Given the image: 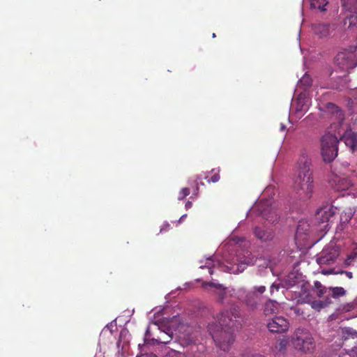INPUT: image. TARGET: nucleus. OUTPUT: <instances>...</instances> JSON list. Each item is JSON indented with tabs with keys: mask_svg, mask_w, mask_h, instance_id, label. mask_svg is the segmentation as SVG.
I'll use <instances>...</instances> for the list:
<instances>
[{
	"mask_svg": "<svg viewBox=\"0 0 357 357\" xmlns=\"http://www.w3.org/2000/svg\"><path fill=\"white\" fill-rule=\"evenodd\" d=\"M238 317L239 312L236 308L225 310L220 312L217 321L208 325L215 345L224 351H229L235 341L233 328Z\"/></svg>",
	"mask_w": 357,
	"mask_h": 357,
	"instance_id": "1",
	"label": "nucleus"
},
{
	"mask_svg": "<svg viewBox=\"0 0 357 357\" xmlns=\"http://www.w3.org/2000/svg\"><path fill=\"white\" fill-rule=\"evenodd\" d=\"M292 188L296 197L303 202L309 200L313 195L314 186L311 160L305 154H302L298 160Z\"/></svg>",
	"mask_w": 357,
	"mask_h": 357,
	"instance_id": "2",
	"label": "nucleus"
},
{
	"mask_svg": "<svg viewBox=\"0 0 357 357\" xmlns=\"http://www.w3.org/2000/svg\"><path fill=\"white\" fill-rule=\"evenodd\" d=\"M265 286L254 287L251 290L240 288L236 291L237 298L249 310H255L262 301V294L266 291Z\"/></svg>",
	"mask_w": 357,
	"mask_h": 357,
	"instance_id": "3",
	"label": "nucleus"
},
{
	"mask_svg": "<svg viewBox=\"0 0 357 357\" xmlns=\"http://www.w3.org/2000/svg\"><path fill=\"white\" fill-rule=\"evenodd\" d=\"M337 138L332 134H326L321 139V151L325 162H331L337 155Z\"/></svg>",
	"mask_w": 357,
	"mask_h": 357,
	"instance_id": "4",
	"label": "nucleus"
},
{
	"mask_svg": "<svg viewBox=\"0 0 357 357\" xmlns=\"http://www.w3.org/2000/svg\"><path fill=\"white\" fill-rule=\"evenodd\" d=\"M293 339L295 349L305 353L311 352L315 347L314 339L310 333L304 329H297Z\"/></svg>",
	"mask_w": 357,
	"mask_h": 357,
	"instance_id": "5",
	"label": "nucleus"
},
{
	"mask_svg": "<svg viewBox=\"0 0 357 357\" xmlns=\"http://www.w3.org/2000/svg\"><path fill=\"white\" fill-rule=\"evenodd\" d=\"M335 62L344 70H348L357 66V47L352 46L340 52L335 56Z\"/></svg>",
	"mask_w": 357,
	"mask_h": 357,
	"instance_id": "6",
	"label": "nucleus"
},
{
	"mask_svg": "<svg viewBox=\"0 0 357 357\" xmlns=\"http://www.w3.org/2000/svg\"><path fill=\"white\" fill-rule=\"evenodd\" d=\"M339 256V248L333 244L326 246L318 255L317 262L319 265H331Z\"/></svg>",
	"mask_w": 357,
	"mask_h": 357,
	"instance_id": "7",
	"label": "nucleus"
},
{
	"mask_svg": "<svg viewBox=\"0 0 357 357\" xmlns=\"http://www.w3.org/2000/svg\"><path fill=\"white\" fill-rule=\"evenodd\" d=\"M258 211L264 219L271 223H276L278 222L280 216L277 209L274 206L269 204L268 201L264 203H260L257 205Z\"/></svg>",
	"mask_w": 357,
	"mask_h": 357,
	"instance_id": "8",
	"label": "nucleus"
},
{
	"mask_svg": "<svg viewBox=\"0 0 357 357\" xmlns=\"http://www.w3.org/2000/svg\"><path fill=\"white\" fill-rule=\"evenodd\" d=\"M267 328L271 333H282L289 330V323L283 317H275L268 322Z\"/></svg>",
	"mask_w": 357,
	"mask_h": 357,
	"instance_id": "9",
	"label": "nucleus"
},
{
	"mask_svg": "<svg viewBox=\"0 0 357 357\" xmlns=\"http://www.w3.org/2000/svg\"><path fill=\"white\" fill-rule=\"evenodd\" d=\"M329 183L337 191L347 190L352 185L351 181L349 178L336 174L330 178Z\"/></svg>",
	"mask_w": 357,
	"mask_h": 357,
	"instance_id": "10",
	"label": "nucleus"
},
{
	"mask_svg": "<svg viewBox=\"0 0 357 357\" xmlns=\"http://www.w3.org/2000/svg\"><path fill=\"white\" fill-rule=\"evenodd\" d=\"M158 330L159 331V334L157 335L156 338H153V341L157 344H165L171 342L173 332L170 328L164 327V328H162L161 326H158Z\"/></svg>",
	"mask_w": 357,
	"mask_h": 357,
	"instance_id": "11",
	"label": "nucleus"
},
{
	"mask_svg": "<svg viewBox=\"0 0 357 357\" xmlns=\"http://www.w3.org/2000/svg\"><path fill=\"white\" fill-rule=\"evenodd\" d=\"M345 145L350 149L352 152L357 151V134L351 130H347L341 138Z\"/></svg>",
	"mask_w": 357,
	"mask_h": 357,
	"instance_id": "12",
	"label": "nucleus"
},
{
	"mask_svg": "<svg viewBox=\"0 0 357 357\" xmlns=\"http://www.w3.org/2000/svg\"><path fill=\"white\" fill-rule=\"evenodd\" d=\"M255 236L261 241H270L273 239L274 233L271 229H264V227H256L254 230Z\"/></svg>",
	"mask_w": 357,
	"mask_h": 357,
	"instance_id": "13",
	"label": "nucleus"
},
{
	"mask_svg": "<svg viewBox=\"0 0 357 357\" xmlns=\"http://www.w3.org/2000/svg\"><path fill=\"white\" fill-rule=\"evenodd\" d=\"M334 215L335 211L332 208L326 207L319 209L317 212L316 217L320 222L324 223L332 221V218H333Z\"/></svg>",
	"mask_w": 357,
	"mask_h": 357,
	"instance_id": "14",
	"label": "nucleus"
},
{
	"mask_svg": "<svg viewBox=\"0 0 357 357\" xmlns=\"http://www.w3.org/2000/svg\"><path fill=\"white\" fill-rule=\"evenodd\" d=\"M314 33L319 38L326 37L331 33L329 24H317L312 26Z\"/></svg>",
	"mask_w": 357,
	"mask_h": 357,
	"instance_id": "15",
	"label": "nucleus"
},
{
	"mask_svg": "<svg viewBox=\"0 0 357 357\" xmlns=\"http://www.w3.org/2000/svg\"><path fill=\"white\" fill-rule=\"evenodd\" d=\"M310 231V225L305 220H300L298 222L296 231V238H301L304 240L305 238L303 236H307Z\"/></svg>",
	"mask_w": 357,
	"mask_h": 357,
	"instance_id": "16",
	"label": "nucleus"
},
{
	"mask_svg": "<svg viewBox=\"0 0 357 357\" xmlns=\"http://www.w3.org/2000/svg\"><path fill=\"white\" fill-rule=\"evenodd\" d=\"M278 310V303L273 300H268L265 302L263 307V313L265 316H268L276 313Z\"/></svg>",
	"mask_w": 357,
	"mask_h": 357,
	"instance_id": "17",
	"label": "nucleus"
},
{
	"mask_svg": "<svg viewBox=\"0 0 357 357\" xmlns=\"http://www.w3.org/2000/svg\"><path fill=\"white\" fill-rule=\"evenodd\" d=\"M354 215V211L351 208H349L347 211H344L340 215V227L344 229L347 224L351 225L352 217Z\"/></svg>",
	"mask_w": 357,
	"mask_h": 357,
	"instance_id": "18",
	"label": "nucleus"
},
{
	"mask_svg": "<svg viewBox=\"0 0 357 357\" xmlns=\"http://www.w3.org/2000/svg\"><path fill=\"white\" fill-rule=\"evenodd\" d=\"M344 24H348L349 28L357 27V10H353L349 15L347 16Z\"/></svg>",
	"mask_w": 357,
	"mask_h": 357,
	"instance_id": "19",
	"label": "nucleus"
},
{
	"mask_svg": "<svg viewBox=\"0 0 357 357\" xmlns=\"http://www.w3.org/2000/svg\"><path fill=\"white\" fill-rule=\"evenodd\" d=\"M343 8L352 13L353 10H357V0H341Z\"/></svg>",
	"mask_w": 357,
	"mask_h": 357,
	"instance_id": "20",
	"label": "nucleus"
},
{
	"mask_svg": "<svg viewBox=\"0 0 357 357\" xmlns=\"http://www.w3.org/2000/svg\"><path fill=\"white\" fill-rule=\"evenodd\" d=\"M327 108L328 109L331 110V112L333 114H335L337 119L339 121H343L344 114H343L342 111L337 106H336L333 103L329 102L327 105Z\"/></svg>",
	"mask_w": 357,
	"mask_h": 357,
	"instance_id": "21",
	"label": "nucleus"
},
{
	"mask_svg": "<svg viewBox=\"0 0 357 357\" xmlns=\"http://www.w3.org/2000/svg\"><path fill=\"white\" fill-rule=\"evenodd\" d=\"M327 3H328V2L326 0H311L310 1L311 8H317L322 12L326 10L325 7L327 5Z\"/></svg>",
	"mask_w": 357,
	"mask_h": 357,
	"instance_id": "22",
	"label": "nucleus"
},
{
	"mask_svg": "<svg viewBox=\"0 0 357 357\" xmlns=\"http://www.w3.org/2000/svg\"><path fill=\"white\" fill-rule=\"evenodd\" d=\"M144 357H157V356L154 354H149L144 356ZM165 357H186V356L184 353H181L175 350H170L167 352Z\"/></svg>",
	"mask_w": 357,
	"mask_h": 357,
	"instance_id": "23",
	"label": "nucleus"
},
{
	"mask_svg": "<svg viewBox=\"0 0 357 357\" xmlns=\"http://www.w3.org/2000/svg\"><path fill=\"white\" fill-rule=\"evenodd\" d=\"M300 84L305 86V89L310 87L312 85V79L309 75H304L300 79Z\"/></svg>",
	"mask_w": 357,
	"mask_h": 357,
	"instance_id": "24",
	"label": "nucleus"
},
{
	"mask_svg": "<svg viewBox=\"0 0 357 357\" xmlns=\"http://www.w3.org/2000/svg\"><path fill=\"white\" fill-rule=\"evenodd\" d=\"M331 291L333 292V297L334 298L342 296L346 294V291L342 287H333L331 288Z\"/></svg>",
	"mask_w": 357,
	"mask_h": 357,
	"instance_id": "25",
	"label": "nucleus"
},
{
	"mask_svg": "<svg viewBox=\"0 0 357 357\" xmlns=\"http://www.w3.org/2000/svg\"><path fill=\"white\" fill-rule=\"evenodd\" d=\"M314 287L318 290V297H321L326 292V288L321 284V283L319 281L314 282Z\"/></svg>",
	"mask_w": 357,
	"mask_h": 357,
	"instance_id": "26",
	"label": "nucleus"
},
{
	"mask_svg": "<svg viewBox=\"0 0 357 357\" xmlns=\"http://www.w3.org/2000/svg\"><path fill=\"white\" fill-rule=\"evenodd\" d=\"M216 294L218 296V302L222 303L226 295L225 288L222 287V288L219 289L218 290H217Z\"/></svg>",
	"mask_w": 357,
	"mask_h": 357,
	"instance_id": "27",
	"label": "nucleus"
},
{
	"mask_svg": "<svg viewBox=\"0 0 357 357\" xmlns=\"http://www.w3.org/2000/svg\"><path fill=\"white\" fill-rule=\"evenodd\" d=\"M190 193V191L188 188H183L180 190V192L178 193V199L180 200H182L184 198H185L188 195H189Z\"/></svg>",
	"mask_w": 357,
	"mask_h": 357,
	"instance_id": "28",
	"label": "nucleus"
},
{
	"mask_svg": "<svg viewBox=\"0 0 357 357\" xmlns=\"http://www.w3.org/2000/svg\"><path fill=\"white\" fill-rule=\"evenodd\" d=\"M324 305H324V302H322L321 301H314L312 302V304H311L312 307L317 310H320L321 308H323L324 307Z\"/></svg>",
	"mask_w": 357,
	"mask_h": 357,
	"instance_id": "29",
	"label": "nucleus"
},
{
	"mask_svg": "<svg viewBox=\"0 0 357 357\" xmlns=\"http://www.w3.org/2000/svg\"><path fill=\"white\" fill-rule=\"evenodd\" d=\"M203 286L204 287H206V286H208V287H213V288H215L217 290H218L219 289L222 288L223 286L220 284H218V283H215V282H206L203 284Z\"/></svg>",
	"mask_w": 357,
	"mask_h": 357,
	"instance_id": "30",
	"label": "nucleus"
},
{
	"mask_svg": "<svg viewBox=\"0 0 357 357\" xmlns=\"http://www.w3.org/2000/svg\"><path fill=\"white\" fill-rule=\"evenodd\" d=\"M211 264H212V261L210 259H208L207 260L206 264L205 266H200V268H208L209 274L212 275L213 273V271L212 269Z\"/></svg>",
	"mask_w": 357,
	"mask_h": 357,
	"instance_id": "31",
	"label": "nucleus"
},
{
	"mask_svg": "<svg viewBox=\"0 0 357 357\" xmlns=\"http://www.w3.org/2000/svg\"><path fill=\"white\" fill-rule=\"evenodd\" d=\"M220 178L219 171L218 172H215L213 175L211 176V179H208V182H212V183H216L218 182Z\"/></svg>",
	"mask_w": 357,
	"mask_h": 357,
	"instance_id": "32",
	"label": "nucleus"
},
{
	"mask_svg": "<svg viewBox=\"0 0 357 357\" xmlns=\"http://www.w3.org/2000/svg\"><path fill=\"white\" fill-rule=\"evenodd\" d=\"M201 178L199 176H197L196 178L194 180L195 183V190H194V195H197L199 191V187H198V181L200 180Z\"/></svg>",
	"mask_w": 357,
	"mask_h": 357,
	"instance_id": "33",
	"label": "nucleus"
},
{
	"mask_svg": "<svg viewBox=\"0 0 357 357\" xmlns=\"http://www.w3.org/2000/svg\"><path fill=\"white\" fill-rule=\"evenodd\" d=\"M341 274H343L344 273L349 279L352 278L353 277V274L351 272H348V271H340V272Z\"/></svg>",
	"mask_w": 357,
	"mask_h": 357,
	"instance_id": "34",
	"label": "nucleus"
},
{
	"mask_svg": "<svg viewBox=\"0 0 357 357\" xmlns=\"http://www.w3.org/2000/svg\"><path fill=\"white\" fill-rule=\"evenodd\" d=\"M275 288L276 289H279V286L278 285H275L274 284H273L271 287V293L272 294L273 292V290L275 289Z\"/></svg>",
	"mask_w": 357,
	"mask_h": 357,
	"instance_id": "35",
	"label": "nucleus"
},
{
	"mask_svg": "<svg viewBox=\"0 0 357 357\" xmlns=\"http://www.w3.org/2000/svg\"><path fill=\"white\" fill-rule=\"evenodd\" d=\"M192 206V203L191 202H190V201L187 202L186 204H185V208L187 209L191 208Z\"/></svg>",
	"mask_w": 357,
	"mask_h": 357,
	"instance_id": "36",
	"label": "nucleus"
},
{
	"mask_svg": "<svg viewBox=\"0 0 357 357\" xmlns=\"http://www.w3.org/2000/svg\"><path fill=\"white\" fill-rule=\"evenodd\" d=\"M252 357H264V356H262L261 355H259V354H255V355H252Z\"/></svg>",
	"mask_w": 357,
	"mask_h": 357,
	"instance_id": "37",
	"label": "nucleus"
},
{
	"mask_svg": "<svg viewBox=\"0 0 357 357\" xmlns=\"http://www.w3.org/2000/svg\"><path fill=\"white\" fill-rule=\"evenodd\" d=\"M349 259H350V258H349V259L346 261L347 264H349V262L348 261Z\"/></svg>",
	"mask_w": 357,
	"mask_h": 357,
	"instance_id": "38",
	"label": "nucleus"
},
{
	"mask_svg": "<svg viewBox=\"0 0 357 357\" xmlns=\"http://www.w3.org/2000/svg\"><path fill=\"white\" fill-rule=\"evenodd\" d=\"M213 36V38H215V37H216V35H215V33H213V36Z\"/></svg>",
	"mask_w": 357,
	"mask_h": 357,
	"instance_id": "39",
	"label": "nucleus"
},
{
	"mask_svg": "<svg viewBox=\"0 0 357 357\" xmlns=\"http://www.w3.org/2000/svg\"><path fill=\"white\" fill-rule=\"evenodd\" d=\"M149 333V331L147 330L146 331V335H148Z\"/></svg>",
	"mask_w": 357,
	"mask_h": 357,
	"instance_id": "40",
	"label": "nucleus"
}]
</instances>
